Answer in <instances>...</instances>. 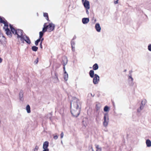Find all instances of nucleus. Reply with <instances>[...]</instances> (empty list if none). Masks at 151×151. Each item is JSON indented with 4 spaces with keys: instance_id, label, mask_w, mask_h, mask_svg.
Wrapping results in <instances>:
<instances>
[{
    "instance_id": "nucleus-1",
    "label": "nucleus",
    "mask_w": 151,
    "mask_h": 151,
    "mask_svg": "<svg viewBox=\"0 0 151 151\" xmlns=\"http://www.w3.org/2000/svg\"><path fill=\"white\" fill-rule=\"evenodd\" d=\"M79 101L77 98H75L70 104L71 112L72 115L74 116L77 117L80 113V109L79 105Z\"/></svg>"
},
{
    "instance_id": "nucleus-2",
    "label": "nucleus",
    "mask_w": 151,
    "mask_h": 151,
    "mask_svg": "<svg viewBox=\"0 0 151 151\" xmlns=\"http://www.w3.org/2000/svg\"><path fill=\"white\" fill-rule=\"evenodd\" d=\"M46 23H45L44 25L43 30L44 32L47 31L50 32L52 31L54 29L55 26L52 23H49L48 25H47Z\"/></svg>"
},
{
    "instance_id": "nucleus-3",
    "label": "nucleus",
    "mask_w": 151,
    "mask_h": 151,
    "mask_svg": "<svg viewBox=\"0 0 151 151\" xmlns=\"http://www.w3.org/2000/svg\"><path fill=\"white\" fill-rule=\"evenodd\" d=\"M20 40L23 43H24V41H25L28 44H30L31 43L29 37L25 35H24L20 39Z\"/></svg>"
},
{
    "instance_id": "nucleus-4",
    "label": "nucleus",
    "mask_w": 151,
    "mask_h": 151,
    "mask_svg": "<svg viewBox=\"0 0 151 151\" xmlns=\"http://www.w3.org/2000/svg\"><path fill=\"white\" fill-rule=\"evenodd\" d=\"M104 121L103 123V124L104 127H106L108 124V122H109V117L107 114H105L104 116Z\"/></svg>"
},
{
    "instance_id": "nucleus-5",
    "label": "nucleus",
    "mask_w": 151,
    "mask_h": 151,
    "mask_svg": "<svg viewBox=\"0 0 151 151\" xmlns=\"http://www.w3.org/2000/svg\"><path fill=\"white\" fill-rule=\"evenodd\" d=\"M146 102L147 101L145 99H144L142 101L141 104L139 108L137 109L138 112H139L142 109H143Z\"/></svg>"
},
{
    "instance_id": "nucleus-6",
    "label": "nucleus",
    "mask_w": 151,
    "mask_h": 151,
    "mask_svg": "<svg viewBox=\"0 0 151 151\" xmlns=\"http://www.w3.org/2000/svg\"><path fill=\"white\" fill-rule=\"evenodd\" d=\"M82 3H83L84 7L86 9L87 12V10L89 9L90 8L89 1L87 0H84V1Z\"/></svg>"
},
{
    "instance_id": "nucleus-7",
    "label": "nucleus",
    "mask_w": 151,
    "mask_h": 151,
    "mask_svg": "<svg viewBox=\"0 0 151 151\" xmlns=\"http://www.w3.org/2000/svg\"><path fill=\"white\" fill-rule=\"evenodd\" d=\"M23 31L22 30L17 29V32H16V35H17V37L18 38H19L20 39L24 35H23Z\"/></svg>"
},
{
    "instance_id": "nucleus-8",
    "label": "nucleus",
    "mask_w": 151,
    "mask_h": 151,
    "mask_svg": "<svg viewBox=\"0 0 151 151\" xmlns=\"http://www.w3.org/2000/svg\"><path fill=\"white\" fill-rule=\"evenodd\" d=\"M93 79V83L94 84H96L98 83L99 81V77L96 74L94 75V76Z\"/></svg>"
},
{
    "instance_id": "nucleus-9",
    "label": "nucleus",
    "mask_w": 151,
    "mask_h": 151,
    "mask_svg": "<svg viewBox=\"0 0 151 151\" xmlns=\"http://www.w3.org/2000/svg\"><path fill=\"white\" fill-rule=\"evenodd\" d=\"M128 79L129 84L131 86H133L134 85V83L133 82V79L132 78L131 75L128 76Z\"/></svg>"
},
{
    "instance_id": "nucleus-10",
    "label": "nucleus",
    "mask_w": 151,
    "mask_h": 151,
    "mask_svg": "<svg viewBox=\"0 0 151 151\" xmlns=\"http://www.w3.org/2000/svg\"><path fill=\"white\" fill-rule=\"evenodd\" d=\"M95 28L96 30L98 32H100L101 30V27L100 24L99 23L96 24L95 26Z\"/></svg>"
},
{
    "instance_id": "nucleus-11",
    "label": "nucleus",
    "mask_w": 151,
    "mask_h": 151,
    "mask_svg": "<svg viewBox=\"0 0 151 151\" xmlns=\"http://www.w3.org/2000/svg\"><path fill=\"white\" fill-rule=\"evenodd\" d=\"M82 22L83 24H86L89 22V19L88 18H84L82 19Z\"/></svg>"
},
{
    "instance_id": "nucleus-12",
    "label": "nucleus",
    "mask_w": 151,
    "mask_h": 151,
    "mask_svg": "<svg viewBox=\"0 0 151 151\" xmlns=\"http://www.w3.org/2000/svg\"><path fill=\"white\" fill-rule=\"evenodd\" d=\"M49 146V142L48 141L45 142L43 145V149H46L48 148V147Z\"/></svg>"
},
{
    "instance_id": "nucleus-13",
    "label": "nucleus",
    "mask_w": 151,
    "mask_h": 151,
    "mask_svg": "<svg viewBox=\"0 0 151 151\" xmlns=\"http://www.w3.org/2000/svg\"><path fill=\"white\" fill-rule=\"evenodd\" d=\"M3 24H4L3 28L5 31L9 29L8 28V26L7 22H5Z\"/></svg>"
},
{
    "instance_id": "nucleus-14",
    "label": "nucleus",
    "mask_w": 151,
    "mask_h": 151,
    "mask_svg": "<svg viewBox=\"0 0 151 151\" xmlns=\"http://www.w3.org/2000/svg\"><path fill=\"white\" fill-rule=\"evenodd\" d=\"M10 29L11 31L14 35H16V32H17V30H15V29L11 25H10Z\"/></svg>"
},
{
    "instance_id": "nucleus-15",
    "label": "nucleus",
    "mask_w": 151,
    "mask_h": 151,
    "mask_svg": "<svg viewBox=\"0 0 151 151\" xmlns=\"http://www.w3.org/2000/svg\"><path fill=\"white\" fill-rule=\"evenodd\" d=\"M5 31L7 35L9 36L10 37H12V34L9 29L6 30Z\"/></svg>"
},
{
    "instance_id": "nucleus-16",
    "label": "nucleus",
    "mask_w": 151,
    "mask_h": 151,
    "mask_svg": "<svg viewBox=\"0 0 151 151\" xmlns=\"http://www.w3.org/2000/svg\"><path fill=\"white\" fill-rule=\"evenodd\" d=\"M89 75L91 78H93L94 76V72L93 70H91L89 72Z\"/></svg>"
},
{
    "instance_id": "nucleus-17",
    "label": "nucleus",
    "mask_w": 151,
    "mask_h": 151,
    "mask_svg": "<svg viewBox=\"0 0 151 151\" xmlns=\"http://www.w3.org/2000/svg\"><path fill=\"white\" fill-rule=\"evenodd\" d=\"M146 144L147 145L148 147L151 146V142L149 139H147L146 141Z\"/></svg>"
},
{
    "instance_id": "nucleus-18",
    "label": "nucleus",
    "mask_w": 151,
    "mask_h": 151,
    "mask_svg": "<svg viewBox=\"0 0 151 151\" xmlns=\"http://www.w3.org/2000/svg\"><path fill=\"white\" fill-rule=\"evenodd\" d=\"M98 65L97 63L95 64L93 66V70H96L98 69Z\"/></svg>"
},
{
    "instance_id": "nucleus-19",
    "label": "nucleus",
    "mask_w": 151,
    "mask_h": 151,
    "mask_svg": "<svg viewBox=\"0 0 151 151\" xmlns=\"http://www.w3.org/2000/svg\"><path fill=\"white\" fill-rule=\"evenodd\" d=\"M45 32H44L43 30V29H42V31H41V32H39V38H40V39L42 38V37L43 36L44 33Z\"/></svg>"
},
{
    "instance_id": "nucleus-20",
    "label": "nucleus",
    "mask_w": 151,
    "mask_h": 151,
    "mask_svg": "<svg viewBox=\"0 0 151 151\" xmlns=\"http://www.w3.org/2000/svg\"><path fill=\"white\" fill-rule=\"evenodd\" d=\"M44 16L46 17V19L47 20L49 21L48 15V13H44L43 14Z\"/></svg>"
},
{
    "instance_id": "nucleus-21",
    "label": "nucleus",
    "mask_w": 151,
    "mask_h": 151,
    "mask_svg": "<svg viewBox=\"0 0 151 151\" xmlns=\"http://www.w3.org/2000/svg\"><path fill=\"white\" fill-rule=\"evenodd\" d=\"M26 109L28 113H30V107L29 105H27V106Z\"/></svg>"
},
{
    "instance_id": "nucleus-22",
    "label": "nucleus",
    "mask_w": 151,
    "mask_h": 151,
    "mask_svg": "<svg viewBox=\"0 0 151 151\" xmlns=\"http://www.w3.org/2000/svg\"><path fill=\"white\" fill-rule=\"evenodd\" d=\"M38 49V47L35 46H33L32 47V50L34 51H36Z\"/></svg>"
},
{
    "instance_id": "nucleus-23",
    "label": "nucleus",
    "mask_w": 151,
    "mask_h": 151,
    "mask_svg": "<svg viewBox=\"0 0 151 151\" xmlns=\"http://www.w3.org/2000/svg\"><path fill=\"white\" fill-rule=\"evenodd\" d=\"M109 108L108 106H105L104 108V111L105 112L108 111L109 110Z\"/></svg>"
},
{
    "instance_id": "nucleus-24",
    "label": "nucleus",
    "mask_w": 151,
    "mask_h": 151,
    "mask_svg": "<svg viewBox=\"0 0 151 151\" xmlns=\"http://www.w3.org/2000/svg\"><path fill=\"white\" fill-rule=\"evenodd\" d=\"M64 73L65 74V75H64V79L65 80H67L68 78V74L66 71H65V72H64Z\"/></svg>"
},
{
    "instance_id": "nucleus-25",
    "label": "nucleus",
    "mask_w": 151,
    "mask_h": 151,
    "mask_svg": "<svg viewBox=\"0 0 151 151\" xmlns=\"http://www.w3.org/2000/svg\"><path fill=\"white\" fill-rule=\"evenodd\" d=\"M71 46L72 47V50H73V46H75V43L74 41H72L71 42Z\"/></svg>"
},
{
    "instance_id": "nucleus-26",
    "label": "nucleus",
    "mask_w": 151,
    "mask_h": 151,
    "mask_svg": "<svg viewBox=\"0 0 151 151\" xmlns=\"http://www.w3.org/2000/svg\"><path fill=\"white\" fill-rule=\"evenodd\" d=\"M40 41V39L39 38V39H37L36 41L35 42V44L36 46L38 45V44L39 42Z\"/></svg>"
},
{
    "instance_id": "nucleus-27",
    "label": "nucleus",
    "mask_w": 151,
    "mask_h": 151,
    "mask_svg": "<svg viewBox=\"0 0 151 151\" xmlns=\"http://www.w3.org/2000/svg\"><path fill=\"white\" fill-rule=\"evenodd\" d=\"M100 107V104L99 103L97 104L96 105V108L97 110H99Z\"/></svg>"
},
{
    "instance_id": "nucleus-28",
    "label": "nucleus",
    "mask_w": 151,
    "mask_h": 151,
    "mask_svg": "<svg viewBox=\"0 0 151 151\" xmlns=\"http://www.w3.org/2000/svg\"><path fill=\"white\" fill-rule=\"evenodd\" d=\"M19 97L21 99L23 96V92L22 91H20L19 94Z\"/></svg>"
},
{
    "instance_id": "nucleus-29",
    "label": "nucleus",
    "mask_w": 151,
    "mask_h": 151,
    "mask_svg": "<svg viewBox=\"0 0 151 151\" xmlns=\"http://www.w3.org/2000/svg\"><path fill=\"white\" fill-rule=\"evenodd\" d=\"M5 22V21H4L3 19L0 17V22L1 23H4Z\"/></svg>"
},
{
    "instance_id": "nucleus-30",
    "label": "nucleus",
    "mask_w": 151,
    "mask_h": 151,
    "mask_svg": "<svg viewBox=\"0 0 151 151\" xmlns=\"http://www.w3.org/2000/svg\"><path fill=\"white\" fill-rule=\"evenodd\" d=\"M148 49L149 51H151V44H150L148 46Z\"/></svg>"
},
{
    "instance_id": "nucleus-31",
    "label": "nucleus",
    "mask_w": 151,
    "mask_h": 151,
    "mask_svg": "<svg viewBox=\"0 0 151 151\" xmlns=\"http://www.w3.org/2000/svg\"><path fill=\"white\" fill-rule=\"evenodd\" d=\"M38 62V58H37L36 59L34 63L35 64H37Z\"/></svg>"
},
{
    "instance_id": "nucleus-32",
    "label": "nucleus",
    "mask_w": 151,
    "mask_h": 151,
    "mask_svg": "<svg viewBox=\"0 0 151 151\" xmlns=\"http://www.w3.org/2000/svg\"><path fill=\"white\" fill-rule=\"evenodd\" d=\"M39 149V147L37 146H36L35 148L34 151H37Z\"/></svg>"
},
{
    "instance_id": "nucleus-33",
    "label": "nucleus",
    "mask_w": 151,
    "mask_h": 151,
    "mask_svg": "<svg viewBox=\"0 0 151 151\" xmlns=\"http://www.w3.org/2000/svg\"><path fill=\"white\" fill-rule=\"evenodd\" d=\"M97 149V150H98L99 149H101V148H100L99 147V146L98 145H95Z\"/></svg>"
},
{
    "instance_id": "nucleus-34",
    "label": "nucleus",
    "mask_w": 151,
    "mask_h": 151,
    "mask_svg": "<svg viewBox=\"0 0 151 151\" xmlns=\"http://www.w3.org/2000/svg\"><path fill=\"white\" fill-rule=\"evenodd\" d=\"M119 0H114V3L115 4H117L118 3Z\"/></svg>"
},
{
    "instance_id": "nucleus-35",
    "label": "nucleus",
    "mask_w": 151,
    "mask_h": 151,
    "mask_svg": "<svg viewBox=\"0 0 151 151\" xmlns=\"http://www.w3.org/2000/svg\"><path fill=\"white\" fill-rule=\"evenodd\" d=\"M60 136H61V138H62L63 137V132H62L61 133V134H60Z\"/></svg>"
},
{
    "instance_id": "nucleus-36",
    "label": "nucleus",
    "mask_w": 151,
    "mask_h": 151,
    "mask_svg": "<svg viewBox=\"0 0 151 151\" xmlns=\"http://www.w3.org/2000/svg\"><path fill=\"white\" fill-rule=\"evenodd\" d=\"M66 63H67V62ZM66 64L64 63V65H63L64 67H63V68L64 69V72H65V65H66Z\"/></svg>"
},
{
    "instance_id": "nucleus-37",
    "label": "nucleus",
    "mask_w": 151,
    "mask_h": 151,
    "mask_svg": "<svg viewBox=\"0 0 151 151\" xmlns=\"http://www.w3.org/2000/svg\"><path fill=\"white\" fill-rule=\"evenodd\" d=\"M44 150L42 151H49V150L48 148L43 149Z\"/></svg>"
},
{
    "instance_id": "nucleus-38",
    "label": "nucleus",
    "mask_w": 151,
    "mask_h": 151,
    "mask_svg": "<svg viewBox=\"0 0 151 151\" xmlns=\"http://www.w3.org/2000/svg\"><path fill=\"white\" fill-rule=\"evenodd\" d=\"M54 138L55 139H56L58 138V136L57 135L55 136L54 137Z\"/></svg>"
},
{
    "instance_id": "nucleus-39",
    "label": "nucleus",
    "mask_w": 151,
    "mask_h": 151,
    "mask_svg": "<svg viewBox=\"0 0 151 151\" xmlns=\"http://www.w3.org/2000/svg\"><path fill=\"white\" fill-rule=\"evenodd\" d=\"M42 42H40V48H41L42 49Z\"/></svg>"
},
{
    "instance_id": "nucleus-40",
    "label": "nucleus",
    "mask_w": 151,
    "mask_h": 151,
    "mask_svg": "<svg viewBox=\"0 0 151 151\" xmlns=\"http://www.w3.org/2000/svg\"><path fill=\"white\" fill-rule=\"evenodd\" d=\"M43 40H44V38H42L40 39V42H43Z\"/></svg>"
},
{
    "instance_id": "nucleus-41",
    "label": "nucleus",
    "mask_w": 151,
    "mask_h": 151,
    "mask_svg": "<svg viewBox=\"0 0 151 151\" xmlns=\"http://www.w3.org/2000/svg\"><path fill=\"white\" fill-rule=\"evenodd\" d=\"M96 151H101V149H99L98 150H96Z\"/></svg>"
},
{
    "instance_id": "nucleus-42",
    "label": "nucleus",
    "mask_w": 151,
    "mask_h": 151,
    "mask_svg": "<svg viewBox=\"0 0 151 151\" xmlns=\"http://www.w3.org/2000/svg\"><path fill=\"white\" fill-rule=\"evenodd\" d=\"M2 59L1 58H0V63H1L2 62Z\"/></svg>"
},
{
    "instance_id": "nucleus-43",
    "label": "nucleus",
    "mask_w": 151,
    "mask_h": 151,
    "mask_svg": "<svg viewBox=\"0 0 151 151\" xmlns=\"http://www.w3.org/2000/svg\"><path fill=\"white\" fill-rule=\"evenodd\" d=\"M72 51H75V46H73V50H72Z\"/></svg>"
},
{
    "instance_id": "nucleus-44",
    "label": "nucleus",
    "mask_w": 151,
    "mask_h": 151,
    "mask_svg": "<svg viewBox=\"0 0 151 151\" xmlns=\"http://www.w3.org/2000/svg\"><path fill=\"white\" fill-rule=\"evenodd\" d=\"M84 0H82V2H83L84 1Z\"/></svg>"
},
{
    "instance_id": "nucleus-45",
    "label": "nucleus",
    "mask_w": 151,
    "mask_h": 151,
    "mask_svg": "<svg viewBox=\"0 0 151 151\" xmlns=\"http://www.w3.org/2000/svg\"><path fill=\"white\" fill-rule=\"evenodd\" d=\"M132 73V72L131 71H129V74H131Z\"/></svg>"
},
{
    "instance_id": "nucleus-46",
    "label": "nucleus",
    "mask_w": 151,
    "mask_h": 151,
    "mask_svg": "<svg viewBox=\"0 0 151 151\" xmlns=\"http://www.w3.org/2000/svg\"><path fill=\"white\" fill-rule=\"evenodd\" d=\"M92 151H94L93 150V149L92 148Z\"/></svg>"
},
{
    "instance_id": "nucleus-47",
    "label": "nucleus",
    "mask_w": 151,
    "mask_h": 151,
    "mask_svg": "<svg viewBox=\"0 0 151 151\" xmlns=\"http://www.w3.org/2000/svg\"><path fill=\"white\" fill-rule=\"evenodd\" d=\"M126 70H124V72H126Z\"/></svg>"
}]
</instances>
